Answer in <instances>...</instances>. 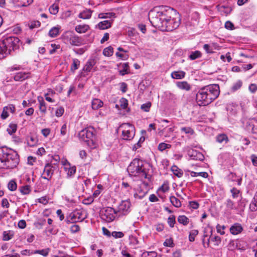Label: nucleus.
<instances>
[{
	"label": "nucleus",
	"mask_w": 257,
	"mask_h": 257,
	"mask_svg": "<svg viewBox=\"0 0 257 257\" xmlns=\"http://www.w3.org/2000/svg\"><path fill=\"white\" fill-rule=\"evenodd\" d=\"M60 48V46L59 45H56L55 44H51V48H50L49 50V53L50 54H53L57 49H59Z\"/></svg>",
	"instance_id": "69168bd1"
},
{
	"label": "nucleus",
	"mask_w": 257,
	"mask_h": 257,
	"mask_svg": "<svg viewBox=\"0 0 257 257\" xmlns=\"http://www.w3.org/2000/svg\"><path fill=\"white\" fill-rule=\"evenodd\" d=\"M120 128L122 130V139L130 141L135 137V127L133 125L129 123H124L120 125Z\"/></svg>",
	"instance_id": "1a4fd4ad"
},
{
	"label": "nucleus",
	"mask_w": 257,
	"mask_h": 257,
	"mask_svg": "<svg viewBox=\"0 0 257 257\" xmlns=\"http://www.w3.org/2000/svg\"><path fill=\"white\" fill-rule=\"evenodd\" d=\"M189 155L190 159L193 160H198L202 161L204 160V155L200 152L192 150L189 152Z\"/></svg>",
	"instance_id": "f3484780"
},
{
	"label": "nucleus",
	"mask_w": 257,
	"mask_h": 257,
	"mask_svg": "<svg viewBox=\"0 0 257 257\" xmlns=\"http://www.w3.org/2000/svg\"><path fill=\"white\" fill-rule=\"evenodd\" d=\"M120 106L122 109H125L128 105L127 100L123 97L119 100Z\"/></svg>",
	"instance_id": "774afa93"
},
{
	"label": "nucleus",
	"mask_w": 257,
	"mask_h": 257,
	"mask_svg": "<svg viewBox=\"0 0 257 257\" xmlns=\"http://www.w3.org/2000/svg\"><path fill=\"white\" fill-rule=\"evenodd\" d=\"M157 253L156 251H144L142 253L143 257H157Z\"/></svg>",
	"instance_id": "13d9d810"
},
{
	"label": "nucleus",
	"mask_w": 257,
	"mask_h": 257,
	"mask_svg": "<svg viewBox=\"0 0 257 257\" xmlns=\"http://www.w3.org/2000/svg\"><path fill=\"white\" fill-rule=\"evenodd\" d=\"M8 187L12 191H15L17 188L16 182L14 180L10 181L8 183Z\"/></svg>",
	"instance_id": "4d7b16f0"
},
{
	"label": "nucleus",
	"mask_w": 257,
	"mask_h": 257,
	"mask_svg": "<svg viewBox=\"0 0 257 257\" xmlns=\"http://www.w3.org/2000/svg\"><path fill=\"white\" fill-rule=\"evenodd\" d=\"M95 132L93 127L89 126L81 131L78 134L79 138L85 142L91 149H95L97 146Z\"/></svg>",
	"instance_id": "39448f33"
},
{
	"label": "nucleus",
	"mask_w": 257,
	"mask_h": 257,
	"mask_svg": "<svg viewBox=\"0 0 257 257\" xmlns=\"http://www.w3.org/2000/svg\"><path fill=\"white\" fill-rule=\"evenodd\" d=\"M180 25V19L172 17L167 22H163L162 27L159 28L162 31H172L177 28Z\"/></svg>",
	"instance_id": "9d476101"
},
{
	"label": "nucleus",
	"mask_w": 257,
	"mask_h": 257,
	"mask_svg": "<svg viewBox=\"0 0 257 257\" xmlns=\"http://www.w3.org/2000/svg\"><path fill=\"white\" fill-rule=\"evenodd\" d=\"M17 130V125L15 123H10L7 128V132L9 134L12 135Z\"/></svg>",
	"instance_id": "a18cd8bd"
},
{
	"label": "nucleus",
	"mask_w": 257,
	"mask_h": 257,
	"mask_svg": "<svg viewBox=\"0 0 257 257\" xmlns=\"http://www.w3.org/2000/svg\"><path fill=\"white\" fill-rule=\"evenodd\" d=\"M249 209L251 211L257 210V191L249 205Z\"/></svg>",
	"instance_id": "4c0bfd02"
},
{
	"label": "nucleus",
	"mask_w": 257,
	"mask_h": 257,
	"mask_svg": "<svg viewBox=\"0 0 257 257\" xmlns=\"http://www.w3.org/2000/svg\"><path fill=\"white\" fill-rule=\"evenodd\" d=\"M30 77L29 73L19 72L14 76V80L17 81H23Z\"/></svg>",
	"instance_id": "5701e85b"
},
{
	"label": "nucleus",
	"mask_w": 257,
	"mask_h": 257,
	"mask_svg": "<svg viewBox=\"0 0 257 257\" xmlns=\"http://www.w3.org/2000/svg\"><path fill=\"white\" fill-rule=\"evenodd\" d=\"M40 22L38 21H34L30 22L29 24V27L30 29L38 28L40 26Z\"/></svg>",
	"instance_id": "0e129e2a"
},
{
	"label": "nucleus",
	"mask_w": 257,
	"mask_h": 257,
	"mask_svg": "<svg viewBox=\"0 0 257 257\" xmlns=\"http://www.w3.org/2000/svg\"><path fill=\"white\" fill-rule=\"evenodd\" d=\"M170 201L175 207L179 208L181 206V203L180 200L174 196L170 197Z\"/></svg>",
	"instance_id": "a19ab883"
},
{
	"label": "nucleus",
	"mask_w": 257,
	"mask_h": 257,
	"mask_svg": "<svg viewBox=\"0 0 257 257\" xmlns=\"http://www.w3.org/2000/svg\"><path fill=\"white\" fill-rule=\"evenodd\" d=\"M92 11L90 9H86L80 13L78 17L82 19H89L92 15Z\"/></svg>",
	"instance_id": "bb28decb"
},
{
	"label": "nucleus",
	"mask_w": 257,
	"mask_h": 257,
	"mask_svg": "<svg viewBox=\"0 0 257 257\" xmlns=\"http://www.w3.org/2000/svg\"><path fill=\"white\" fill-rule=\"evenodd\" d=\"M19 39L16 37H8L0 40V59L6 57L12 50L16 48Z\"/></svg>",
	"instance_id": "423d86ee"
},
{
	"label": "nucleus",
	"mask_w": 257,
	"mask_h": 257,
	"mask_svg": "<svg viewBox=\"0 0 257 257\" xmlns=\"http://www.w3.org/2000/svg\"><path fill=\"white\" fill-rule=\"evenodd\" d=\"M190 175L191 177H195L197 176H201L204 178H206L208 177V174L207 172H195L194 171H191L190 172Z\"/></svg>",
	"instance_id": "09e8293b"
},
{
	"label": "nucleus",
	"mask_w": 257,
	"mask_h": 257,
	"mask_svg": "<svg viewBox=\"0 0 257 257\" xmlns=\"http://www.w3.org/2000/svg\"><path fill=\"white\" fill-rule=\"evenodd\" d=\"M151 105L152 104L150 102H148L146 103L143 104L141 106V108L145 112H149L151 107Z\"/></svg>",
	"instance_id": "e2e57ef3"
},
{
	"label": "nucleus",
	"mask_w": 257,
	"mask_h": 257,
	"mask_svg": "<svg viewBox=\"0 0 257 257\" xmlns=\"http://www.w3.org/2000/svg\"><path fill=\"white\" fill-rule=\"evenodd\" d=\"M219 87L217 84L202 87L198 89L196 94V102L200 106H206L219 96Z\"/></svg>",
	"instance_id": "f03ea898"
},
{
	"label": "nucleus",
	"mask_w": 257,
	"mask_h": 257,
	"mask_svg": "<svg viewBox=\"0 0 257 257\" xmlns=\"http://www.w3.org/2000/svg\"><path fill=\"white\" fill-rule=\"evenodd\" d=\"M19 161L16 152L7 148L0 149V168L13 169L17 166Z\"/></svg>",
	"instance_id": "20e7f679"
},
{
	"label": "nucleus",
	"mask_w": 257,
	"mask_h": 257,
	"mask_svg": "<svg viewBox=\"0 0 257 257\" xmlns=\"http://www.w3.org/2000/svg\"><path fill=\"white\" fill-rule=\"evenodd\" d=\"M80 62V61L76 58L72 59V63L71 66V70L72 71H75L78 69Z\"/></svg>",
	"instance_id": "37998d69"
},
{
	"label": "nucleus",
	"mask_w": 257,
	"mask_h": 257,
	"mask_svg": "<svg viewBox=\"0 0 257 257\" xmlns=\"http://www.w3.org/2000/svg\"><path fill=\"white\" fill-rule=\"evenodd\" d=\"M229 230L232 234L237 235L242 232L243 227L240 224L235 223L230 226Z\"/></svg>",
	"instance_id": "6ab92c4d"
},
{
	"label": "nucleus",
	"mask_w": 257,
	"mask_h": 257,
	"mask_svg": "<svg viewBox=\"0 0 257 257\" xmlns=\"http://www.w3.org/2000/svg\"><path fill=\"white\" fill-rule=\"evenodd\" d=\"M174 131V126L169 125L168 126H166L161 132L162 135H164L165 138L170 137V134L172 133Z\"/></svg>",
	"instance_id": "b1692460"
},
{
	"label": "nucleus",
	"mask_w": 257,
	"mask_h": 257,
	"mask_svg": "<svg viewBox=\"0 0 257 257\" xmlns=\"http://www.w3.org/2000/svg\"><path fill=\"white\" fill-rule=\"evenodd\" d=\"M176 222L175 217L174 215H171L168 218V223L170 227H173Z\"/></svg>",
	"instance_id": "338daca9"
},
{
	"label": "nucleus",
	"mask_w": 257,
	"mask_h": 257,
	"mask_svg": "<svg viewBox=\"0 0 257 257\" xmlns=\"http://www.w3.org/2000/svg\"><path fill=\"white\" fill-rule=\"evenodd\" d=\"M201 57V53L199 51H195L192 52L189 56V58L191 60H195L196 59L200 58Z\"/></svg>",
	"instance_id": "49530a36"
},
{
	"label": "nucleus",
	"mask_w": 257,
	"mask_h": 257,
	"mask_svg": "<svg viewBox=\"0 0 257 257\" xmlns=\"http://www.w3.org/2000/svg\"><path fill=\"white\" fill-rule=\"evenodd\" d=\"M65 170L66 172L67 177L68 178H72L74 176L76 172V168L75 166H72L65 167Z\"/></svg>",
	"instance_id": "c756f323"
},
{
	"label": "nucleus",
	"mask_w": 257,
	"mask_h": 257,
	"mask_svg": "<svg viewBox=\"0 0 257 257\" xmlns=\"http://www.w3.org/2000/svg\"><path fill=\"white\" fill-rule=\"evenodd\" d=\"M117 66H120L121 67V69L119 70V73L120 75L124 76L125 74L130 73V67L127 62L122 64L120 63Z\"/></svg>",
	"instance_id": "4be33fe9"
},
{
	"label": "nucleus",
	"mask_w": 257,
	"mask_h": 257,
	"mask_svg": "<svg viewBox=\"0 0 257 257\" xmlns=\"http://www.w3.org/2000/svg\"><path fill=\"white\" fill-rule=\"evenodd\" d=\"M181 132L185 134L192 135L194 134L193 130L190 127H182L180 128Z\"/></svg>",
	"instance_id": "603ef678"
},
{
	"label": "nucleus",
	"mask_w": 257,
	"mask_h": 257,
	"mask_svg": "<svg viewBox=\"0 0 257 257\" xmlns=\"http://www.w3.org/2000/svg\"><path fill=\"white\" fill-rule=\"evenodd\" d=\"M113 53V48L109 46L104 49L103 50V54L105 56L109 57L112 55Z\"/></svg>",
	"instance_id": "8fccbe9b"
},
{
	"label": "nucleus",
	"mask_w": 257,
	"mask_h": 257,
	"mask_svg": "<svg viewBox=\"0 0 257 257\" xmlns=\"http://www.w3.org/2000/svg\"><path fill=\"white\" fill-rule=\"evenodd\" d=\"M63 185L64 186V189L65 190L68 189L69 186L67 182L61 178H59L55 184V189L60 190L62 188Z\"/></svg>",
	"instance_id": "aec40b11"
},
{
	"label": "nucleus",
	"mask_w": 257,
	"mask_h": 257,
	"mask_svg": "<svg viewBox=\"0 0 257 257\" xmlns=\"http://www.w3.org/2000/svg\"><path fill=\"white\" fill-rule=\"evenodd\" d=\"M50 251L49 248H46L42 249H38L34 250V254H40L44 257H46L48 255Z\"/></svg>",
	"instance_id": "e433bc0d"
},
{
	"label": "nucleus",
	"mask_w": 257,
	"mask_h": 257,
	"mask_svg": "<svg viewBox=\"0 0 257 257\" xmlns=\"http://www.w3.org/2000/svg\"><path fill=\"white\" fill-rule=\"evenodd\" d=\"M38 142L37 139L35 137L31 136L27 139V143L30 147L35 146Z\"/></svg>",
	"instance_id": "3c124183"
},
{
	"label": "nucleus",
	"mask_w": 257,
	"mask_h": 257,
	"mask_svg": "<svg viewBox=\"0 0 257 257\" xmlns=\"http://www.w3.org/2000/svg\"><path fill=\"white\" fill-rule=\"evenodd\" d=\"M103 105V102L100 99L94 98L92 100L91 106L93 109H98Z\"/></svg>",
	"instance_id": "c85d7f7f"
},
{
	"label": "nucleus",
	"mask_w": 257,
	"mask_h": 257,
	"mask_svg": "<svg viewBox=\"0 0 257 257\" xmlns=\"http://www.w3.org/2000/svg\"><path fill=\"white\" fill-rule=\"evenodd\" d=\"M60 161V157L58 155H54L52 157L51 162L49 164H52V166L57 165Z\"/></svg>",
	"instance_id": "bf43d9fd"
},
{
	"label": "nucleus",
	"mask_w": 257,
	"mask_h": 257,
	"mask_svg": "<svg viewBox=\"0 0 257 257\" xmlns=\"http://www.w3.org/2000/svg\"><path fill=\"white\" fill-rule=\"evenodd\" d=\"M62 41L66 44L80 46L82 44L81 38L75 35L73 32L66 31L61 35Z\"/></svg>",
	"instance_id": "0eeeda50"
},
{
	"label": "nucleus",
	"mask_w": 257,
	"mask_h": 257,
	"mask_svg": "<svg viewBox=\"0 0 257 257\" xmlns=\"http://www.w3.org/2000/svg\"><path fill=\"white\" fill-rule=\"evenodd\" d=\"M171 147V145L169 144H166L165 143H161L159 144L158 149L160 151H163L167 149H170Z\"/></svg>",
	"instance_id": "864d4df0"
},
{
	"label": "nucleus",
	"mask_w": 257,
	"mask_h": 257,
	"mask_svg": "<svg viewBox=\"0 0 257 257\" xmlns=\"http://www.w3.org/2000/svg\"><path fill=\"white\" fill-rule=\"evenodd\" d=\"M38 101L39 102V110L42 116H44L47 113V104L45 102L43 98L41 96L38 97Z\"/></svg>",
	"instance_id": "a211bd4d"
},
{
	"label": "nucleus",
	"mask_w": 257,
	"mask_h": 257,
	"mask_svg": "<svg viewBox=\"0 0 257 257\" xmlns=\"http://www.w3.org/2000/svg\"><path fill=\"white\" fill-rule=\"evenodd\" d=\"M227 209L228 210H231L233 209H236L237 207H236L235 203L230 199H228L225 203Z\"/></svg>",
	"instance_id": "c03bdc74"
},
{
	"label": "nucleus",
	"mask_w": 257,
	"mask_h": 257,
	"mask_svg": "<svg viewBox=\"0 0 257 257\" xmlns=\"http://www.w3.org/2000/svg\"><path fill=\"white\" fill-rule=\"evenodd\" d=\"M169 186L167 182L164 183L161 186H160L158 189L157 193L158 195L162 197L161 193H164L168 192L169 190Z\"/></svg>",
	"instance_id": "cd10ccee"
},
{
	"label": "nucleus",
	"mask_w": 257,
	"mask_h": 257,
	"mask_svg": "<svg viewBox=\"0 0 257 257\" xmlns=\"http://www.w3.org/2000/svg\"><path fill=\"white\" fill-rule=\"evenodd\" d=\"M97 27L100 30H105L111 27V22L108 20L103 21L99 22Z\"/></svg>",
	"instance_id": "2f4dec72"
},
{
	"label": "nucleus",
	"mask_w": 257,
	"mask_h": 257,
	"mask_svg": "<svg viewBox=\"0 0 257 257\" xmlns=\"http://www.w3.org/2000/svg\"><path fill=\"white\" fill-rule=\"evenodd\" d=\"M59 10L58 5L53 4L49 8L50 13L52 15H56Z\"/></svg>",
	"instance_id": "6e6d98bb"
},
{
	"label": "nucleus",
	"mask_w": 257,
	"mask_h": 257,
	"mask_svg": "<svg viewBox=\"0 0 257 257\" xmlns=\"http://www.w3.org/2000/svg\"><path fill=\"white\" fill-rule=\"evenodd\" d=\"M96 63V60L94 58H90L83 67V70L87 73L91 72L94 69V66Z\"/></svg>",
	"instance_id": "dca6fc26"
},
{
	"label": "nucleus",
	"mask_w": 257,
	"mask_h": 257,
	"mask_svg": "<svg viewBox=\"0 0 257 257\" xmlns=\"http://www.w3.org/2000/svg\"><path fill=\"white\" fill-rule=\"evenodd\" d=\"M139 188L137 189V192L135 194L136 198L141 199L143 198L149 191V184L147 182L141 181Z\"/></svg>",
	"instance_id": "9b49d317"
},
{
	"label": "nucleus",
	"mask_w": 257,
	"mask_h": 257,
	"mask_svg": "<svg viewBox=\"0 0 257 257\" xmlns=\"http://www.w3.org/2000/svg\"><path fill=\"white\" fill-rule=\"evenodd\" d=\"M131 210V202L128 200L122 201L118 207L117 213L122 215L127 214Z\"/></svg>",
	"instance_id": "4468645a"
},
{
	"label": "nucleus",
	"mask_w": 257,
	"mask_h": 257,
	"mask_svg": "<svg viewBox=\"0 0 257 257\" xmlns=\"http://www.w3.org/2000/svg\"><path fill=\"white\" fill-rule=\"evenodd\" d=\"M99 215L103 221L106 222H111L116 218L117 211L110 207H103L100 210Z\"/></svg>",
	"instance_id": "6e6552de"
},
{
	"label": "nucleus",
	"mask_w": 257,
	"mask_h": 257,
	"mask_svg": "<svg viewBox=\"0 0 257 257\" xmlns=\"http://www.w3.org/2000/svg\"><path fill=\"white\" fill-rule=\"evenodd\" d=\"M246 130L251 133H257V120L253 118L249 119L246 122Z\"/></svg>",
	"instance_id": "2eb2a0df"
},
{
	"label": "nucleus",
	"mask_w": 257,
	"mask_h": 257,
	"mask_svg": "<svg viewBox=\"0 0 257 257\" xmlns=\"http://www.w3.org/2000/svg\"><path fill=\"white\" fill-rule=\"evenodd\" d=\"M216 141L220 144H226L228 142V137L225 134H220L216 137Z\"/></svg>",
	"instance_id": "ea45409f"
},
{
	"label": "nucleus",
	"mask_w": 257,
	"mask_h": 257,
	"mask_svg": "<svg viewBox=\"0 0 257 257\" xmlns=\"http://www.w3.org/2000/svg\"><path fill=\"white\" fill-rule=\"evenodd\" d=\"M171 171L176 176L180 178L182 176L183 173L182 171L178 168V167L175 165L171 167Z\"/></svg>",
	"instance_id": "c9c22d12"
},
{
	"label": "nucleus",
	"mask_w": 257,
	"mask_h": 257,
	"mask_svg": "<svg viewBox=\"0 0 257 257\" xmlns=\"http://www.w3.org/2000/svg\"><path fill=\"white\" fill-rule=\"evenodd\" d=\"M60 26H57L52 28L49 32V36L51 38H55L60 33Z\"/></svg>",
	"instance_id": "7c9ffc66"
},
{
	"label": "nucleus",
	"mask_w": 257,
	"mask_h": 257,
	"mask_svg": "<svg viewBox=\"0 0 257 257\" xmlns=\"http://www.w3.org/2000/svg\"><path fill=\"white\" fill-rule=\"evenodd\" d=\"M177 220L178 222L183 225H187L189 222V219L185 215H179L178 217Z\"/></svg>",
	"instance_id": "58836bf2"
},
{
	"label": "nucleus",
	"mask_w": 257,
	"mask_h": 257,
	"mask_svg": "<svg viewBox=\"0 0 257 257\" xmlns=\"http://www.w3.org/2000/svg\"><path fill=\"white\" fill-rule=\"evenodd\" d=\"M230 192L233 199H240L242 197L241 192L236 188H232L230 190Z\"/></svg>",
	"instance_id": "f704fd0d"
},
{
	"label": "nucleus",
	"mask_w": 257,
	"mask_h": 257,
	"mask_svg": "<svg viewBox=\"0 0 257 257\" xmlns=\"http://www.w3.org/2000/svg\"><path fill=\"white\" fill-rule=\"evenodd\" d=\"M149 165L139 159H134L127 168L131 176L138 177L141 180L146 179L150 180L151 175L149 174Z\"/></svg>",
	"instance_id": "7ed1b4c3"
},
{
	"label": "nucleus",
	"mask_w": 257,
	"mask_h": 257,
	"mask_svg": "<svg viewBox=\"0 0 257 257\" xmlns=\"http://www.w3.org/2000/svg\"><path fill=\"white\" fill-rule=\"evenodd\" d=\"M114 15L115 14L113 13H100L98 15V18L99 19L110 18Z\"/></svg>",
	"instance_id": "052dcab7"
},
{
	"label": "nucleus",
	"mask_w": 257,
	"mask_h": 257,
	"mask_svg": "<svg viewBox=\"0 0 257 257\" xmlns=\"http://www.w3.org/2000/svg\"><path fill=\"white\" fill-rule=\"evenodd\" d=\"M15 235V232L13 230L5 231L3 233V240L4 241H9L12 239Z\"/></svg>",
	"instance_id": "a878e982"
},
{
	"label": "nucleus",
	"mask_w": 257,
	"mask_h": 257,
	"mask_svg": "<svg viewBox=\"0 0 257 257\" xmlns=\"http://www.w3.org/2000/svg\"><path fill=\"white\" fill-rule=\"evenodd\" d=\"M185 74L183 71H174L171 73V77L173 79H181L185 77Z\"/></svg>",
	"instance_id": "72a5a7b5"
},
{
	"label": "nucleus",
	"mask_w": 257,
	"mask_h": 257,
	"mask_svg": "<svg viewBox=\"0 0 257 257\" xmlns=\"http://www.w3.org/2000/svg\"><path fill=\"white\" fill-rule=\"evenodd\" d=\"M89 29V27L87 25H79L75 27V30L77 33L81 34L86 32Z\"/></svg>",
	"instance_id": "473e14b6"
},
{
	"label": "nucleus",
	"mask_w": 257,
	"mask_h": 257,
	"mask_svg": "<svg viewBox=\"0 0 257 257\" xmlns=\"http://www.w3.org/2000/svg\"><path fill=\"white\" fill-rule=\"evenodd\" d=\"M242 85V82L240 80H237L234 83L231 87V90L235 92L241 88Z\"/></svg>",
	"instance_id": "de8ad7c7"
},
{
	"label": "nucleus",
	"mask_w": 257,
	"mask_h": 257,
	"mask_svg": "<svg viewBox=\"0 0 257 257\" xmlns=\"http://www.w3.org/2000/svg\"><path fill=\"white\" fill-rule=\"evenodd\" d=\"M177 86L180 89L189 91L191 89V85L187 81H180L176 83Z\"/></svg>",
	"instance_id": "393cba45"
},
{
	"label": "nucleus",
	"mask_w": 257,
	"mask_h": 257,
	"mask_svg": "<svg viewBox=\"0 0 257 257\" xmlns=\"http://www.w3.org/2000/svg\"><path fill=\"white\" fill-rule=\"evenodd\" d=\"M19 190L22 194L27 195L30 193L31 189L30 186L27 185L20 187L19 188Z\"/></svg>",
	"instance_id": "79ce46f5"
},
{
	"label": "nucleus",
	"mask_w": 257,
	"mask_h": 257,
	"mask_svg": "<svg viewBox=\"0 0 257 257\" xmlns=\"http://www.w3.org/2000/svg\"><path fill=\"white\" fill-rule=\"evenodd\" d=\"M55 168V166H52V164H46L42 175V178L50 180L54 173Z\"/></svg>",
	"instance_id": "ddd939ff"
},
{
	"label": "nucleus",
	"mask_w": 257,
	"mask_h": 257,
	"mask_svg": "<svg viewBox=\"0 0 257 257\" xmlns=\"http://www.w3.org/2000/svg\"><path fill=\"white\" fill-rule=\"evenodd\" d=\"M84 219L81 212L74 211L70 213L67 217L66 222L67 223H74L82 221Z\"/></svg>",
	"instance_id": "f8f14e48"
},
{
	"label": "nucleus",
	"mask_w": 257,
	"mask_h": 257,
	"mask_svg": "<svg viewBox=\"0 0 257 257\" xmlns=\"http://www.w3.org/2000/svg\"><path fill=\"white\" fill-rule=\"evenodd\" d=\"M14 3L18 7H25L30 5L33 0H13Z\"/></svg>",
	"instance_id": "412c9836"
},
{
	"label": "nucleus",
	"mask_w": 257,
	"mask_h": 257,
	"mask_svg": "<svg viewBox=\"0 0 257 257\" xmlns=\"http://www.w3.org/2000/svg\"><path fill=\"white\" fill-rule=\"evenodd\" d=\"M163 245L165 246L173 247L174 245L173 238L171 237L167 238L163 243Z\"/></svg>",
	"instance_id": "680f3d73"
},
{
	"label": "nucleus",
	"mask_w": 257,
	"mask_h": 257,
	"mask_svg": "<svg viewBox=\"0 0 257 257\" xmlns=\"http://www.w3.org/2000/svg\"><path fill=\"white\" fill-rule=\"evenodd\" d=\"M174 15H177L174 9L167 6L156 7L148 14L149 21L153 26L156 28L162 27L163 22H167Z\"/></svg>",
	"instance_id": "f257e3e1"
},
{
	"label": "nucleus",
	"mask_w": 257,
	"mask_h": 257,
	"mask_svg": "<svg viewBox=\"0 0 257 257\" xmlns=\"http://www.w3.org/2000/svg\"><path fill=\"white\" fill-rule=\"evenodd\" d=\"M198 234V231L197 229L192 230L189 235V240L190 241H194L195 240V236Z\"/></svg>",
	"instance_id": "5fc2aeb1"
}]
</instances>
